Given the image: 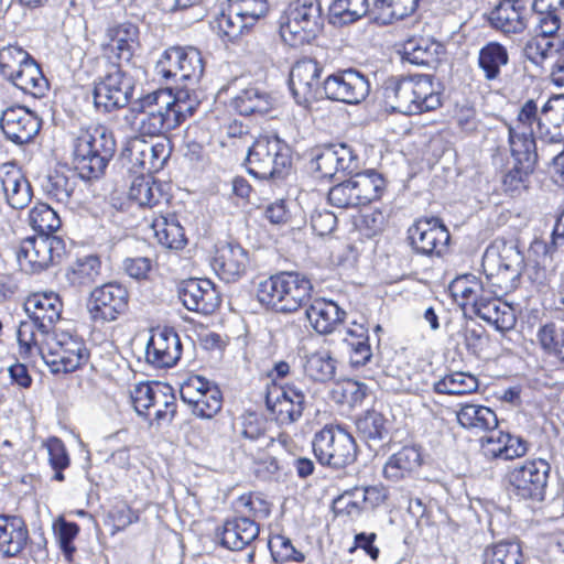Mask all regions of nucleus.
I'll use <instances>...</instances> for the list:
<instances>
[{
	"instance_id": "1",
	"label": "nucleus",
	"mask_w": 564,
	"mask_h": 564,
	"mask_svg": "<svg viewBox=\"0 0 564 564\" xmlns=\"http://www.w3.org/2000/svg\"><path fill=\"white\" fill-rule=\"evenodd\" d=\"M33 328L31 323L22 326L19 354L23 358L41 357L54 373L72 372L87 361L85 343L73 333L57 328L36 340Z\"/></svg>"
},
{
	"instance_id": "2",
	"label": "nucleus",
	"mask_w": 564,
	"mask_h": 564,
	"mask_svg": "<svg viewBox=\"0 0 564 564\" xmlns=\"http://www.w3.org/2000/svg\"><path fill=\"white\" fill-rule=\"evenodd\" d=\"M384 96L394 110L404 115L432 111L442 105L430 75L391 77L386 82Z\"/></svg>"
},
{
	"instance_id": "3",
	"label": "nucleus",
	"mask_w": 564,
	"mask_h": 564,
	"mask_svg": "<svg viewBox=\"0 0 564 564\" xmlns=\"http://www.w3.org/2000/svg\"><path fill=\"white\" fill-rule=\"evenodd\" d=\"M482 268L488 292L502 296L517 288L523 269V256L514 243L496 240L484 253Z\"/></svg>"
},
{
	"instance_id": "4",
	"label": "nucleus",
	"mask_w": 564,
	"mask_h": 564,
	"mask_svg": "<svg viewBox=\"0 0 564 564\" xmlns=\"http://www.w3.org/2000/svg\"><path fill=\"white\" fill-rule=\"evenodd\" d=\"M116 151V141L101 124L80 130L74 143V161L84 178L99 177Z\"/></svg>"
},
{
	"instance_id": "5",
	"label": "nucleus",
	"mask_w": 564,
	"mask_h": 564,
	"mask_svg": "<svg viewBox=\"0 0 564 564\" xmlns=\"http://www.w3.org/2000/svg\"><path fill=\"white\" fill-rule=\"evenodd\" d=\"M311 281L296 272H281L261 281L257 288L260 303L276 312L297 311L311 297Z\"/></svg>"
},
{
	"instance_id": "6",
	"label": "nucleus",
	"mask_w": 564,
	"mask_h": 564,
	"mask_svg": "<svg viewBox=\"0 0 564 564\" xmlns=\"http://www.w3.org/2000/svg\"><path fill=\"white\" fill-rule=\"evenodd\" d=\"M323 28L322 7L318 0H294L280 20V34L290 46L310 43Z\"/></svg>"
},
{
	"instance_id": "7",
	"label": "nucleus",
	"mask_w": 564,
	"mask_h": 564,
	"mask_svg": "<svg viewBox=\"0 0 564 564\" xmlns=\"http://www.w3.org/2000/svg\"><path fill=\"white\" fill-rule=\"evenodd\" d=\"M291 167V150L276 135H260L249 148L247 169L260 180H278Z\"/></svg>"
},
{
	"instance_id": "8",
	"label": "nucleus",
	"mask_w": 564,
	"mask_h": 564,
	"mask_svg": "<svg viewBox=\"0 0 564 564\" xmlns=\"http://www.w3.org/2000/svg\"><path fill=\"white\" fill-rule=\"evenodd\" d=\"M167 99L166 95H158L153 91L129 109L124 121L135 137H159L165 131L176 128L166 110Z\"/></svg>"
},
{
	"instance_id": "9",
	"label": "nucleus",
	"mask_w": 564,
	"mask_h": 564,
	"mask_svg": "<svg viewBox=\"0 0 564 564\" xmlns=\"http://www.w3.org/2000/svg\"><path fill=\"white\" fill-rule=\"evenodd\" d=\"M313 451L322 465L345 468L357 458L355 438L339 425H326L314 435Z\"/></svg>"
},
{
	"instance_id": "10",
	"label": "nucleus",
	"mask_w": 564,
	"mask_h": 564,
	"mask_svg": "<svg viewBox=\"0 0 564 564\" xmlns=\"http://www.w3.org/2000/svg\"><path fill=\"white\" fill-rule=\"evenodd\" d=\"M204 69V61L197 48L175 46L164 51L154 72L164 80H184L195 85L202 78Z\"/></svg>"
},
{
	"instance_id": "11",
	"label": "nucleus",
	"mask_w": 564,
	"mask_h": 564,
	"mask_svg": "<svg viewBox=\"0 0 564 564\" xmlns=\"http://www.w3.org/2000/svg\"><path fill=\"white\" fill-rule=\"evenodd\" d=\"M550 470V464L541 458L516 465L507 475L511 494L520 499L542 501Z\"/></svg>"
},
{
	"instance_id": "12",
	"label": "nucleus",
	"mask_w": 564,
	"mask_h": 564,
	"mask_svg": "<svg viewBox=\"0 0 564 564\" xmlns=\"http://www.w3.org/2000/svg\"><path fill=\"white\" fill-rule=\"evenodd\" d=\"M63 303L59 295L55 292H36L26 297L24 301V311L29 316V321L20 322L17 330V339L19 349H21V329L25 324L34 326V337L37 339L55 329L54 325L59 319Z\"/></svg>"
},
{
	"instance_id": "13",
	"label": "nucleus",
	"mask_w": 564,
	"mask_h": 564,
	"mask_svg": "<svg viewBox=\"0 0 564 564\" xmlns=\"http://www.w3.org/2000/svg\"><path fill=\"white\" fill-rule=\"evenodd\" d=\"M534 111V100L529 99L521 106L516 120L508 124L509 145L514 163L535 166L538 161Z\"/></svg>"
},
{
	"instance_id": "14",
	"label": "nucleus",
	"mask_w": 564,
	"mask_h": 564,
	"mask_svg": "<svg viewBox=\"0 0 564 564\" xmlns=\"http://www.w3.org/2000/svg\"><path fill=\"white\" fill-rule=\"evenodd\" d=\"M64 251L63 240L53 235H39L24 239L17 252L20 269L26 273H37L59 259Z\"/></svg>"
},
{
	"instance_id": "15",
	"label": "nucleus",
	"mask_w": 564,
	"mask_h": 564,
	"mask_svg": "<svg viewBox=\"0 0 564 564\" xmlns=\"http://www.w3.org/2000/svg\"><path fill=\"white\" fill-rule=\"evenodd\" d=\"M134 89L133 78L118 66H113L107 75L96 83L94 104L105 112L124 107Z\"/></svg>"
},
{
	"instance_id": "16",
	"label": "nucleus",
	"mask_w": 564,
	"mask_h": 564,
	"mask_svg": "<svg viewBox=\"0 0 564 564\" xmlns=\"http://www.w3.org/2000/svg\"><path fill=\"white\" fill-rule=\"evenodd\" d=\"M180 394L193 413L203 419H212L223 406L219 388L200 376L186 379L181 384Z\"/></svg>"
},
{
	"instance_id": "17",
	"label": "nucleus",
	"mask_w": 564,
	"mask_h": 564,
	"mask_svg": "<svg viewBox=\"0 0 564 564\" xmlns=\"http://www.w3.org/2000/svg\"><path fill=\"white\" fill-rule=\"evenodd\" d=\"M323 90L328 99L359 104L368 96L370 84L364 74L349 68L327 76Z\"/></svg>"
},
{
	"instance_id": "18",
	"label": "nucleus",
	"mask_w": 564,
	"mask_h": 564,
	"mask_svg": "<svg viewBox=\"0 0 564 564\" xmlns=\"http://www.w3.org/2000/svg\"><path fill=\"white\" fill-rule=\"evenodd\" d=\"M535 133L538 138L550 144L564 142V95L550 97L539 109L534 101Z\"/></svg>"
},
{
	"instance_id": "19",
	"label": "nucleus",
	"mask_w": 564,
	"mask_h": 564,
	"mask_svg": "<svg viewBox=\"0 0 564 564\" xmlns=\"http://www.w3.org/2000/svg\"><path fill=\"white\" fill-rule=\"evenodd\" d=\"M128 306V291L116 283L96 288L88 302V311L94 321L112 322L124 313Z\"/></svg>"
},
{
	"instance_id": "20",
	"label": "nucleus",
	"mask_w": 564,
	"mask_h": 564,
	"mask_svg": "<svg viewBox=\"0 0 564 564\" xmlns=\"http://www.w3.org/2000/svg\"><path fill=\"white\" fill-rule=\"evenodd\" d=\"M409 239L417 253L440 254L449 241V232L437 218H422L409 228Z\"/></svg>"
},
{
	"instance_id": "21",
	"label": "nucleus",
	"mask_w": 564,
	"mask_h": 564,
	"mask_svg": "<svg viewBox=\"0 0 564 564\" xmlns=\"http://www.w3.org/2000/svg\"><path fill=\"white\" fill-rule=\"evenodd\" d=\"M0 127L8 140L15 144H24L39 133L41 120L26 107L13 106L2 112Z\"/></svg>"
},
{
	"instance_id": "22",
	"label": "nucleus",
	"mask_w": 564,
	"mask_h": 564,
	"mask_svg": "<svg viewBox=\"0 0 564 564\" xmlns=\"http://www.w3.org/2000/svg\"><path fill=\"white\" fill-rule=\"evenodd\" d=\"M267 408L281 425L297 421L303 413L305 394L295 387H273L267 393Z\"/></svg>"
},
{
	"instance_id": "23",
	"label": "nucleus",
	"mask_w": 564,
	"mask_h": 564,
	"mask_svg": "<svg viewBox=\"0 0 564 564\" xmlns=\"http://www.w3.org/2000/svg\"><path fill=\"white\" fill-rule=\"evenodd\" d=\"M182 344L178 335L171 328H156L145 347V360L156 368L173 367L181 358Z\"/></svg>"
},
{
	"instance_id": "24",
	"label": "nucleus",
	"mask_w": 564,
	"mask_h": 564,
	"mask_svg": "<svg viewBox=\"0 0 564 564\" xmlns=\"http://www.w3.org/2000/svg\"><path fill=\"white\" fill-rule=\"evenodd\" d=\"M323 67L314 59L297 61L290 73V89L299 105L306 106L319 93V77Z\"/></svg>"
},
{
	"instance_id": "25",
	"label": "nucleus",
	"mask_w": 564,
	"mask_h": 564,
	"mask_svg": "<svg viewBox=\"0 0 564 564\" xmlns=\"http://www.w3.org/2000/svg\"><path fill=\"white\" fill-rule=\"evenodd\" d=\"M250 264L249 252L237 242L216 246L213 269L226 282H236L243 276Z\"/></svg>"
},
{
	"instance_id": "26",
	"label": "nucleus",
	"mask_w": 564,
	"mask_h": 564,
	"mask_svg": "<svg viewBox=\"0 0 564 564\" xmlns=\"http://www.w3.org/2000/svg\"><path fill=\"white\" fill-rule=\"evenodd\" d=\"M178 296L188 310L202 314H212L220 304V296L214 284L206 279H189L183 281Z\"/></svg>"
},
{
	"instance_id": "27",
	"label": "nucleus",
	"mask_w": 564,
	"mask_h": 564,
	"mask_svg": "<svg viewBox=\"0 0 564 564\" xmlns=\"http://www.w3.org/2000/svg\"><path fill=\"white\" fill-rule=\"evenodd\" d=\"M127 151L131 161L148 173L159 172L171 154L166 140L149 142L139 137L130 140Z\"/></svg>"
},
{
	"instance_id": "28",
	"label": "nucleus",
	"mask_w": 564,
	"mask_h": 564,
	"mask_svg": "<svg viewBox=\"0 0 564 564\" xmlns=\"http://www.w3.org/2000/svg\"><path fill=\"white\" fill-rule=\"evenodd\" d=\"M486 432L480 440V446L487 458L509 460L527 454L528 443L523 438L498 431L497 427Z\"/></svg>"
},
{
	"instance_id": "29",
	"label": "nucleus",
	"mask_w": 564,
	"mask_h": 564,
	"mask_svg": "<svg viewBox=\"0 0 564 564\" xmlns=\"http://www.w3.org/2000/svg\"><path fill=\"white\" fill-rule=\"evenodd\" d=\"M314 164L322 177H333L339 171L355 170L357 156L352 149L345 143L329 144L316 154Z\"/></svg>"
},
{
	"instance_id": "30",
	"label": "nucleus",
	"mask_w": 564,
	"mask_h": 564,
	"mask_svg": "<svg viewBox=\"0 0 564 564\" xmlns=\"http://www.w3.org/2000/svg\"><path fill=\"white\" fill-rule=\"evenodd\" d=\"M402 59L416 66L435 67L445 54L444 45L430 36H412L402 44Z\"/></svg>"
},
{
	"instance_id": "31",
	"label": "nucleus",
	"mask_w": 564,
	"mask_h": 564,
	"mask_svg": "<svg viewBox=\"0 0 564 564\" xmlns=\"http://www.w3.org/2000/svg\"><path fill=\"white\" fill-rule=\"evenodd\" d=\"M193 86L177 88L174 95L170 89L155 91L158 95H166L169 97L166 110L175 127H178L187 118L192 117L202 104L203 94Z\"/></svg>"
},
{
	"instance_id": "32",
	"label": "nucleus",
	"mask_w": 564,
	"mask_h": 564,
	"mask_svg": "<svg viewBox=\"0 0 564 564\" xmlns=\"http://www.w3.org/2000/svg\"><path fill=\"white\" fill-rule=\"evenodd\" d=\"M305 314L311 326L318 334L333 333L346 315L335 302L324 297L312 300Z\"/></svg>"
},
{
	"instance_id": "33",
	"label": "nucleus",
	"mask_w": 564,
	"mask_h": 564,
	"mask_svg": "<svg viewBox=\"0 0 564 564\" xmlns=\"http://www.w3.org/2000/svg\"><path fill=\"white\" fill-rule=\"evenodd\" d=\"M525 8L517 0H502L489 14L490 25L505 34H518L527 29Z\"/></svg>"
},
{
	"instance_id": "34",
	"label": "nucleus",
	"mask_w": 564,
	"mask_h": 564,
	"mask_svg": "<svg viewBox=\"0 0 564 564\" xmlns=\"http://www.w3.org/2000/svg\"><path fill=\"white\" fill-rule=\"evenodd\" d=\"M0 181L7 202L12 208H24L31 202V185L14 164L2 166Z\"/></svg>"
},
{
	"instance_id": "35",
	"label": "nucleus",
	"mask_w": 564,
	"mask_h": 564,
	"mask_svg": "<svg viewBox=\"0 0 564 564\" xmlns=\"http://www.w3.org/2000/svg\"><path fill=\"white\" fill-rule=\"evenodd\" d=\"M501 296L487 294L485 299L477 304L474 313L492 325L499 332H507L514 327L517 318L514 310L506 302L500 301Z\"/></svg>"
},
{
	"instance_id": "36",
	"label": "nucleus",
	"mask_w": 564,
	"mask_h": 564,
	"mask_svg": "<svg viewBox=\"0 0 564 564\" xmlns=\"http://www.w3.org/2000/svg\"><path fill=\"white\" fill-rule=\"evenodd\" d=\"M28 540L29 530L22 518L0 514V552L8 557L17 556Z\"/></svg>"
},
{
	"instance_id": "37",
	"label": "nucleus",
	"mask_w": 564,
	"mask_h": 564,
	"mask_svg": "<svg viewBox=\"0 0 564 564\" xmlns=\"http://www.w3.org/2000/svg\"><path fill=\"white\" fill-rule=\"evenodd\" d=\"M259 535V527L248 517L227 520L221 531V544L232 551H240Z\"/></svg>"
},
{
	"instance_id": "38",
	"label": "nucleus",
	"mask_w": 564,
	"mask_h": 564,
	"mask_svg": "<svg viewBox=\"0 0 564 564\" xmlns=\"http://www.w3.org/2000/svg\"><path fill=\"white\" fill-rule=\"evenodd\" d=\"M458 406L456 419L463 429L478 434L498 426L497 415L490 408L477 403H460Z\"/></svg>"
},
{
	"instance_id": "39",
	"label": "nucleus",
	"mask_w": 564,
	"mask_h": 564,
	"mask_svg": "<svg viewBox=\"0 0 564 564\" xmlns=\"http://www.w3.org/2000/svg\"><path fill=\"white\" fill-rule=\"evenodd\" d=\"M139 30L132 23H121L108 31L107 51L119 62H130L138 46Z\"/></svg>"
},
{
	"instance_id": "40",
	"label": "nucleus",
	"mask_w": 564,
	"mask_h": 564,
	"mask_svg": "<svg viewBox=\"0 0 564 564\" xmlns=\"http://www.w3.org/2000/svg\"><path fill=\"white\" fill-rule=\"evenodd\" d=\"M422 455L415 446H404L389 457L383 467L387 479L399 481L415 474L422 465Z\"/></svg>"
},
{
	"instance_id": "41",
	"label": "nucleus",
	"mask_w": 564,
	"mask_h": 564,
	"mask_svg": "<svg viewBox=\"0 0 564 564\" xmlns=\"http://www.w3.org/2000/svg\"><path fill=\"white\" fill-rule=\"evenodd\" d=\"M231 105L242 116L265 115L273 109L274 99L267 91L250 86L240 90Z\"/></svg>"
},
{
	"instance_id": "42",
	"label": "nucleus",
	"mask_w": 564,
	"mask_h": 564,
	"mask_svg": "<svg viewBox=\"0 0 564 564\" xmlns=\"http://www.w3.org/2000/svg\"><path fill=\"white\" fill-rule=\"evenodd\" d=\"M9 80L22 91L34 97L44 96L48 88L47 79L31 56L10 76Z\"/></svg>"
},
{
	"instance_id": "43",
	"label": "nucleus",
	"mask_w": 564,
	"mask_h": 564,
	"mask_svg": "<svg viewBox=\"0 0 564 564\" xmlns=\"http://www.w3.org/2000/svg\"><path fill=\"white\" fill-rule=\"evenodd\" d=\"M350 188L355 193L359 206L367 205L378 199L386 186L381 174L373 170L357 173L348 178Z\"/></svg>"
},
{
	"instance_id": "44",
	"label": "nucleus",
	"mask_w": 564,
	"mask_h": 564,
	"mask_svg": "<svg viewBox=\"0 0 564 564\" xmlns=\"http://www.w3.org/2000/svg\"><path fill=\"white\" fill-rule=\"evenodd\" d=\"M454 297L458 301L463 307L471 306L473 312L477 308V304L480 303L488 292L487 278L485 281L477 279L474 275H464L453 281L451 285Z\"/></svg>"
},
{
	"instance_id": "45",
	"label": "nucleus",
	"mask_w": 564,
	"mask_h": 564,
	"mask_svg": "<svg viewBox=\"0 0 564 564\" xmlns=\"http://www.w3.org/2000/svg\"><path fill=\"white\" fill-rule=\"evenodd\" d=\"M420 0H375L372 14L377 23L387 25L413 14Z\"/></svg>"
},
{
	"instance_id": "46",
	"label": "nucleus",
	"mask_w": 564,
	"mask_h": 564,
	"mask_svg": "<svg viewBox=\"0 0 564 564\" xmlns=\"http://www.w3.org/2000/svg\"><path fill=\"white\" fill-rule=\"evenodd\" d=\"M76 185L77 177L74 173L55 171L46 177L42 187L48 198L63 206H68Z\"/></svg>"
},
{
	"instance_id": "47",
	"label": "nucleus",
	"mask_w": 564,
	"mask_h": 564,
	"mask_svg": "<svg viewBox=\"0 0 564 564\" xmlns=\"http://www.w3.org/2000/svg\"><path fill=\"white\" fill-rule=\"evenodd\" d=\"M367 12V0H333L328 8V20L333 25L343 26L356 22Z\"/></svg>"
},
{
	"instance_id": "48",
	"label": "nucleus",
	"mask_w": 564,
	"mask_h": 564,
	"mask_svg": "<svg viewBox=\"0 0 564 564\" xmlns=\"http://www.w3.org/2000/svg\"><path fill=\"white\" fill-rule=\"evenodd\" d=\"M337 361L328 350L315 351L305 358L304 372L315 381L326 382L336 373Z\"/></svg>"
},
{
	"instance_id": "49",
	"label": "nucleus",
	"mask_w": 564,
	"mask_h": 564,
	"mask_svg": "<svg viewBox=\"0 0 564 564\" xmlns=\"http://www.w3.org/2000/svg\"><path fill=\"white\" fill-rule=\"evenodd\" d=\"M508 61V52L500 43L490 42L479 51L478 64L488 80L496 79Z\"/></svg>"
},
{
	"instance_id": "50",
	"label": "nucleus",
	"mask_w": 564,
	"mask_h": 564,
	"mask_svg": "<svg viewBox=\"0 0 564 564\" xmlns=\"http://www.w3.org/2000/svg\"><path fill=\"white\" fill-rule=\"evenodd\" d=\"M534 167L513 162V165L502 175V191L512 197L524 194L530 188Z\"/></svg>"
},
{
	"instance_id": "51",
	"label": "nucleus",
	"mask_w": 564,
	"mask_h": 564,
	"mask_svg": "<svg viewBox=\"0 0 564 564\" xmlns=\"http://www.w3.org/2000/svg\"><path fill=\"white\" fill-rule=\"evenodd\" d=\"M152 229L158 242L166 248L181 249L186 242L184 230L174 218H156L152 223Z\"/></svg>"
},
{
	"instance_id": "52",
	"label": "nucleus",
	"mask_w": 564,
	"mask_h": 564,
	"mask_svg": "<svg viewBox=\"0 0 564 564\" xmlns=\"http://www.w3.org/2000/svg\"><path fill=\"white\" fill-rule=\"evenodd\" d=\"M166 390V384L160 382H140L134 386L130 392L131 402L139 415L148 414L151 408L155 406V401L162 400L161 390Z\"/></svg>"
},
{
	"instance_id": "53",
	"label": "nucleus",
	"mask_w": 564,
	"mask_h": 564,
	"mask_svg": "<svg viewBox=\"0 0 564 564\" xmlns=\"http://www.w3.org/2000/svg\"><path fill=\"white\" fill-rule=\"evenodd\" d=\"M484 564H523L519 543L502 541L487 546L482 553Z\"/></svg>"
},
{
	"instance_id": "54",
	"label": "nucleus",
	"mask_w": 564,
	"mask_h": 564,
	"mask_svg": "<svg viewBox=\"0 0 564 564\" xmlns=\"http://www.w3.org/2000/svg\"><path fill=\"white\" fill-rule=\"evenodd\" d=\"M478 379L466 372H453L445 376L434 384V390L443 394H467L477 391Z\"/></svg>"
},
{
	"instance_id": "55",
	"label": "nucleus",
	"mask_w": 564,
	"mask_h": 564,
	"mask_svg": "<svg viewBox=\"0 0 564 564\" xmlns=\"http://www.w3.org/2000/svg\"><path fill=\"white\" fill-rule=\"evenodd\" d=\"M29 224L39 235H52L62 221L56 209L45 203H37L29 213Z\"/></svg>"
},
{
	"instance_id": "56",
	"label": "nucleus",
	"mask_w": 564,
	"mask_h": 564,
	"mask_svg": "<svg viewBox=\"0 0 564 564\" xmlns=\"http://www.w3.org/2000/svg\"><path fill=\"white\" fill-rule=\"evenodd\" d=\"M162 197L161 185L147 177H137L129 189V198L142 207H153Z\"/></svg>"
},
{
	"instance_id": "57",
	"label": "nucleus",
	"mask_w": 564,
	"mask_h": 564,
	"mask_svg": "<svg viewBox=\"0 0 564 564\" xmlns=\"http://www.w3.org/2000/svg\"><path fill=\"white\" fill-rule=\"evenodd\" d=\"M356 426L367 442H379L388 435V421L377 411H367L356 421Z\"/></svg>"
},
{
	"instance_id": "58",
	"label": "nucleus",
	"mask_w": 564,
	"mask_h": 564,
	"mask_svg": "<svg viewBox=\"0 0 564 564\" xmlns=\"http://www.w3.org/2000/svg\"><path fill=\"white\" fill-rule=\"evenodd\" d=\"M100 274V261L95 256L79 259L67 271V280L76 286H86L96 282Z\"/></svg>"
},
{
	"instance_id": "59",
	"label": "nucleus",
	"mask_w": 564,
	"mask_h": 564,
	"mask_svg": "<svg viewBox=\"0 0 564 564\" xmlns=\"http://www.w3.org/2000/svg\"><path fill=\"white\" fill-rule=\"evenodd\" d=\"M214 29L219 35L227 37L228 41H236L243 34L248 33L251 28L239 14L235 15L234 8L228 4L226 12H221L215 20Z\"/></svg>"
},
{
	"instance_id": "60",
	"label": "nucleus",
	"mask_w": 564,
	"mask_h": 564,
	"mask_svg": "<svg viewBox=\"0 0 564 564\" xmlns=\"http://www.w3.org/2000/svg\"><path fill=\"white\" fill-rule=\"evenodd\" d=\"M536 338L545 352L560 359L564 350V328L554 323L544 324L539 328Z\"/></svg>"
},
{
	"instance_id": "61",
	"label": "nucleus",
	"mask_w": 564,
	"mask_h": 564,
	"mask_svg": "<svg viewBox=\"0 0 564 564\" xmlns=\"http://www.w3.org/2000/svg\"><path fill=\"white\" fill-rule=\"evenodd\" d=\"M229 3L235 15L239 14L251 29L269 12L268 0H230Z\"/></svg>"
},
{
	"instance_id": "62",
	"label": "nucleus",
	"mask_w": 564,
	"mask_h": 564,
	"mask_svg": "<svg viewBox=\"0 0 564 564\" xmlns=\"http://www.w3.org/2000/svg\"><path fill=\"white\" fill-rule=\"evenodd\" d=\"M274 440L270 435L260 436L252 441H242L241 447L254 462L268 464L269 469L275 470L278 469L276 460L268 452Z\"/></svg>"
},
{
	"instance_id": "63",
	"label": "nucleus",
	"mask_w": 564,
	"mask_h": 564,
	"mask_svg": "<svg viewBox=\"0 0 564 564\" xmlns=\"http://www.w3.org/2000/svg\"><path fill=\"white\" fill-rule=\"evenodd\" d=\"M269 549L275 562L303 563L305 561V555L301 551L296 550L292 541L284 535H273L269 540Z\"/></svg>"
},
{
	"instance_id": "64",
	"label": "nucleus",
	"mask_w": 564,
	"mask_h": 564,
	"mask_svg": "<svg viewBox=\"0 0 564 564\" xmlns=\"http://www.w3.org/2000/svg\"><path fill=\"white\" fill-rule=\"evenodd\" d=\"M54 531L64 556L70 562L76 551L73 541L79 532V527L75 522H68L64 518H58L54 523Z\"/></svg>"
}]
</instances>
